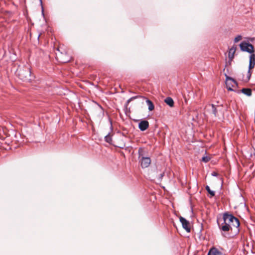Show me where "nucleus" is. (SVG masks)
I'll use <instances>...</instances> for the list:
<instances>
[{"label": "nucleus", "mask_w": 255, "mask_h": 255, "mask_svg": "<svg viewBox=\"0 0 255 255\" xmlns=\"http://www.w3.org/2000/svg\"><path fill=\"white\" fill-rule=\"evenodd\" d=\"M237 50L236 45H233L229 51L228 57L231 61L233 60L234 58V55Z\"/></svg>", "instance_id": "9"}, {"label": "nucleus", "mask_w": 255, "mask_h": 255, "mask_svg": "<svg viewBox=\"0 0 255 255\" xmlns=\"http://www.w3.org/2000/svg\"><path fill=\"white\" fill-rule=\"evenodd\" d=\"M240 46L241 49L243 51H246L250 53L255 52V48L254 46L250 43L246 42H243L240 43Z\"/></svg>", "instance_id": "4"}, {"label": "nucleus", "mask_w": 255, "mask_h": 255, "mask_svg": "<svg viewBox=\"0 0 255 255\" xmlns=\"http://www.w3.org/2000/svg\"><path fill=\"white\" fill-rule=\"evenodd\" d=\"M146 102L148 106V110L150 111H153L154 109V106L152 101L149 99H146Z\"/></svg>", "instance_id": "13"}, {"label": "nucleus", "mask_w": 255, "mask_h": 255, "mask_svg": "<svg viewBox=\"0 0 255 255\" xmlns=\"http://www.w3.org/2000/svg\"><path fill=\"white\" fill-rule=\"evenodd\" d=\"M241 91L248 96H251L252 94V90L250 88H243L242 89Z\"/></svg>", "instance_id": "14"}, {"label": "nucleus", "mask_w": 255, "mask_h": 255, "mask_svg": "<svg viewBox=\"0 0 255 255\" xmlns=\"http://www.w3.org/2000/svg\"><path fill=\"white\" fill-rule=\"evenodd\" d=\"M248 77L247 78V79L246 80H245V81L246 82H247L250 79V78H251V75H252V72H251V69H249V71H248Z\"/></svg>", "instance_id": "18"}, {"label": "nucleus", "mask_w": 255, "mask_h": 255, "mask_svg": "<svg viewBox=\"0 0 255 255\" xmlns=\"http://www.w3.org/2000/svg\"><path fill=\"white\" fill-rule=\"evenodd\" d=\"M226 84L227 88L229 91H233L232 87L238 85L237 82L234 79L227 75Z\"/></svg>", "instance_id": "5"}, {"label": "nucleus", "mask_w": 255, "mask_h": 255, "mask_svg": "<svg viewBox=\"0 0 255 255\" xmlns=\"http://www.w3.org/2000/svg\"><path fill=\"white\" fill-rule=\"evenodd\" d=\"M16 74L22 81H28L31 80V71L27 67H19L16 71Z\"/></svg>", "instance_id": "2"}, {"label": "nucleus", "mask_w": 255, "mask_h": 255, "mask_svg": "<svg viewBox=\"0 0 255 255\" xmlns=\"http://www.w3.org/2000/svg\"><path fill=\"white\" fill-rule=\"evenodd\" d=\"M164 102L171 107H172L174 106V101L170 97L166 98L165 99Z\"/></svg>", "instance_id": "15"}, {"label": "nucleus", "mask_w": 255, "mask_h": 255, "mask_svg": "<svg viewBox=\"0 0 255 255\" xmlns=\"http://www.w3.org/2000/svg\"><path fill=\"white\" fill-rule=\"evenodd\" d=\"M149 127V123L147 121H142L138 124V128L141 131L146 130Z\"/></svg>", "instance_id": "10"}, {"label": "nucleus", "mask_w": 255, "mask_h": 255, "mask_svg": "<svg viewBox=\"0 0 255 255\" xmlns=\"http://www.w3.org/2000/svg\"><path fill=\"white\" fill-rule=\"evenodd\" d=\"M138 158L142 168L148 167L151 163V159L149 157H145L144 148H139L138 150Z\"/></svg>", "instance_id": "3"}, {"label": "nucleus", "mask_w": 255, "mask_h": 255, "mask_svg": "<svg viewBox=\"0 0 255 255\" xmlns=\"http://www.w3.org/2000/svg\"><path fill=\"white\" fill-rule=\"evenodd\" d=\"M212 174L213 176H217L218 174H217V173H216L215 172H213Z\"/></svg>", "instance_id": "22"}, {"label": "nucleus", "mask_w": 255, "mask_h": 255, "mask_svg": "<svg viewBox=\"0 0 255 255\" xmlns=\"http://www.w3.org/2000/svg\"><path fill=\"white\" fill-rule=\"evenodd\" d=\"M242 39V36L241 35H238L235 38L234 42H235V43H237L239 41L241 40Z\"/></svg>", "instance_id": "19"}, {"label": "nucleus", "mask_w": 255, "mask_h": 255, "mask_svg": "<svg viewBox=\"0 0 255 255\" xmlns=\"http://www.w3.org/2000/svg\"><path fill=\"white\" fill-rule=\"evenodd\" d=\"M210 159V158L209 156H204L202 157V160L203 162H208Z\"/></svg>", "instance_id": "20"}, {"label": "nucleus", "mask_w": 255, "mask_h": 255, "mask_svg": "<svg viewBox=\"0 0 255 255\" xmlns=\"http://www.w3.org/2000/svg\"><path fill=\"white\" fill-rule=\"evenodd\" d=\"M105 140L106 142H107L109 143H111V142L112 141V136L110 134L107 135L105 136Z\"/></svg>", "instance_id": "16"}, {"label": "nucleus", "mask_w": 255, "mask_h": 255, "mask_svg": "<svg viewBox=\"0 0 255 255\" xmlns=\"http://www.w3.org/2000/svg\"><path fill=\"white\" fill-rule=\"evenodd\" d=\"M61 49H62V47L61 46H59L57 48V51L59 52V53L56 52V55L57 57H58V56L60 57V58H61L60 61L62 63H66V62L69 61H70L69 59H63L62 57V55L63 54H66L67 53V52L65 50H64L63 52L61 51Z\"/></svg>", "instance_id": "8"}, {"label": "nucleus", "mask_w": 255, "mask_h": 255, "mask_svg": "<svg viewBox=\"0 0 255 255\" xmlns=\"http://www.w3.org/2000/svg\"><path fill=\"white\" fill-rule=\"evenodd\" d=\"M179 220L180 222L182 224L183 228L187 232H190V223L188 221L186 220L184 218L180 216L179 217Z\"/></svg>", "instance_id": "6"}, {"label": "nucleus", "mask_w": 255, "mask_h": 255, "mask_svg": "<svg viewBox=\"0 0 255 255\" xmlns=\"http://www.w3.org/2000/svg\"><path fill=\"white\" fill-rule=\"evenodd\" d=\"M208 255H222V253L217 249L212 248L209 250Z\"/></svg>", "instance_id": "12"}, {"label": "nucleus", "mask_w": 255, "mask_h": 255, "mask_svg": "<svg viewBox=\"0 0 255 255\" xmlns=\"http://www.w3.org/2000/svg\"><path fill=\"white\" fill-rule=\"evenodd\" d=\"M224 223L220 225L218 223L220 229L223 232H228L233 230L239 231L238 228L240 226V222L238 219L233 215L227 212L223 214Z\"/></svg>", "instance_id": "1"}, {"label": "nucleus", "mask_w": 255, "mask_h": 255, "mask_svg": "<svg viewBox=\"0 0 255 255\" xmlns=\"http://www.w3.org/2000/svg\"><path fill=\"white\" fill-rule=\"evenodd\" d=\"M206 110L209 113L214 115L215 117L217 116L218 110L214 105L209 104L206 107Z\"/></svg>", "instance_id": "7"}, {"label": "nucleus", "mask_w": 255, "mask_h": 255, "mask_svg": "<svg viewBox=\"0 0 255 255\" xmlns=\"http://www.w3.org/2000/svg\"><path fill=\"white\" fill-rule=\"evenodd\" d=\"M163 173H162V174H160V176H161V177H163Z\"/></svg>", "instance_id": "23"}, {"label": "nucleus", "mask_w": 255, "mask_h": 255, "mask_svg": "<svg viewBox=\"0 0 255 255\" xmlns=\"http://www.w3.org/2000/svg\"><path fill=\"white\" fill-rule=\"evenodd\" d=\"M255 66V52L251 53L250 56L249 69H252Z\"/></svg>", "instance_id": "11"}, {"label": "nucleus", "mask_w": 255, "mask_h": 255, "mask_svg": "<svg viewBox=\"0 0 255 255\" xmlns=\"http://www.w3.org/2000/svg\"><path fill=\"white\" fill-rule=\"evenodd\" d=\"M137 97L135 96V97H131V98H130L129 99H128V101H127V104H128L130 101H131L133 99H134L135 98H136Z\"/></svg>", "instance_id": "21"}, {"label": "nucleus", "mask_w": 255, "mask_h": 255, "mask_svg": "<svg viewBox=\"0 0 255 255\" xmlns=\"http://www.w3.org/2000/svg\"><path fill=\"white\" fill-rule=\"evenodd\" d=\"M205 188L212 197L215 196V192L210 189L209 186H206Z\"/></svg>", "instance_id": "17"}]
</instances>
